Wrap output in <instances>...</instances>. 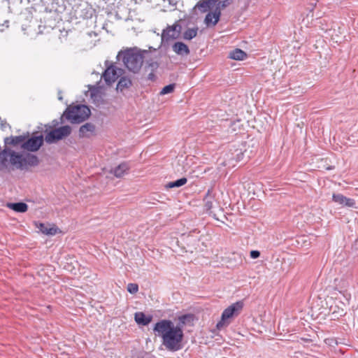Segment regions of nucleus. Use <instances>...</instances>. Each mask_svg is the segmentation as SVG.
<instances>
[{"label": "nucleus", "mask_w": 358, "mask_h": 358, "mask_svg": "<svg viewBox=\"0 0 358 358\" xmlns=\"http://www.w3.org/2000/svg\"><path fill=\"white\" fill-rule=\"evenodd\" d=\"M129 169V166L128 164L122 163L115 167L113 170H111V173H113L116 178H121L124 174L127 173Z\"/></svg>", "instance_id": "obj_20"}, {"label": "nucleus", "mask_w": 358, "mask_h": 358, "mask_svg": "<svg viewBox=\"0 0 358 358\" xmlns=\"http://www.w3.org/2000/svg\"><path fill=\"white\" fill-rule=\"evenodd\" d=\"M355 205V201L354 199L345 197V200L344 201L343 206H345L348 207H354Z\"/></svg>", "instance_id": "obj_35"}, {"label": "nucleus", "mask_w": 358, "mask_h": 358, "mask_svg": "<svg viewBox=\"0 0 358 358\" xmlns=\"http://www.w3.org/2000/svg\"><path fill=\"white\" fill-rule=\"evenodd\" d=\"M229 57L234 60L240 61L245 59L247 57V54L243 50L239 48H236L229 52Z\"/></svg>", "instance_id": "obj_21"}, {"label": "nucleus", "mask_w": 358, "mask_h": 358, "mask_svg": "<svg viewBox=\"0 0 358 358\" xmlns=\"http://www.w3.org/2000/svg\"><path fill=\"white\" fill-rule=\"evenodd\" d=\"M58 30L60 32L59 36L60 39L65 38L68 36L69 33L71 32V29H66L65 28L61 29L59 26L58 27Z\"/></svg>", "instance_id": "obj_34"}, {"label": "nucleus", "mask_w": 358, "mask_h": 358, "mask_svg": "<svg viewBox=\"0 0 358 358\" xmlns=\"http://www.w3.org/2000/svg\"><path fill=\"white\" fill-rule=\"evenodd\" d=\"M121 72V69L117 68L113 64H111L105 70L103 77L105 82L110 85L114 83L119 78Z\"/></svg>", "instance_id": "obj_11"}, {"label": "nucleus", "mask_w": 358, "mask_h": 358, "mask_svg": "<svg viewBox=\"0 0 358 358\" xmlns=\"http://www.w3.org/2000/svg\"><path fill=\"white\" fill-rule=\"evenodd\" d=\"M90 115L91 110L89 107L83 104L69 106L63 114L72 124L81 123L87 120Z\"/></svg>", "instance_id": "obj_4"}, {"label": "nucleus", "mask_w": 358, "mask_h": 358, "mask_svg": "<svg viewBox=\"0 0 358 358\" xmlns=\"http://www.w3.org/2000/svg\"><path fill=\"white\" fill-rule=\"evenodd\" d=\"M95 131V125L91 122H87L82 125L79 129V137H88L89 133L92 134Z\"/></svg>", "instance_id": "obj_18"}, {"label": "nucleus", "mask_w": 358, "mask_h": 358, "mask_svg": "<svg viewBox=\"0 0 358 358\" xmlns=\"http://www.w3.org/2000/svg\"><path fill=\"white\" fill-rule=\"evenodd\" d=\"M8 25L6 24H0V31H3L4 30V28H8Z\"/></svg>", "instance_id": "obj_39"}, {"label": "nucleus", "mask_w": 358, "mask_h": 358, "mask_svg": "<svg viewBox=\"0 0 358 358\" xmlns=\"http://www.w3.org/2000/svg\"><path fill=\"white\" fill-rule=\"evenodd\" d=\"M217 0H201L194 7V10H199L201 13L211 12L215 9Z\"/></svg>", "instance_id": "obj_14"}, {"label": "nucleus", "mask_w": 358, "mask_h": 358, "mask_svg": "<svg viewBox=\"0 0 358 358\" xmlns=\"http://www.w3.org/2000/svg\"><path fill=\"white\" fill-rule=\"evenodd\" d=\"M154 331L162 338V343L169 351H178L182 348L184 334L181 327L175 326L169 320H162L157 322Z\"/></svg>", "instance_id": "obj_1"}, {"label": "nucleus", "mask_w": 358, "mask_h": 358, "mask_svg": "<svg viewBox=\"0 0 358 358\" xmlns=\"http://www.w3.org/2000/svg\"><path fill=\"white\" fill-rule=\"evenodd\" d=\"M36 227L43 234L46 235H54L56 233V230L54 228H48L47 226L43 223H39L38 225L36 224Z\"/></svg>", "instance_id": "obj_28"}, {"label": "nucleus", "mask_w": 358, "mask_h": 358, "mask_svg": "<svg viewBox=\"0 0 358 358\" xmlns=\"http://www.w3.org/2000/svg\"><path fill=\"white\" fill-rule=\"evenodd\" d=\"M44 140L45 138L43 135L32 136L28 140L24 141L22 144V148L30 152H36L43 145Z\"/></svg>", "instance_id": "obj_10"}, {"label": "nucleus", "mask_w": 358, "mask_h": 358, "mask_svg": "<svg viewBox=\"0 0 358 358\" xmlns=\"http://www.w3.org/2000/svg\"><path fill=\"white\" fill-rule=\"evenodd\" d=\"M3 22L7 23L8 22V20H5Z\"/></svg>", "instance_id": "obj_43"}, {"label": "nucleus", "mask_w": 358, "mask_h": 358, "mask_svg": "<svg viewBox=\"0 0 358 358\" xmlns=\"http://www.w3.org/2000/svg\"><path fill=\"white\" fill-rule=\"evenodd\" d=\"M250 255L252 259H257L260 256V252L258 250H252Z\"/></svg>", "instance_id": "obj_37"}, {"label": "nucleus", "mask_w": 358, "mask_h": 358, "mask_svg": "<svg viewBox=\"0 0 358 358\" xmlns=\"http://www.w3.org/2000/svg\"><path fill=\"white\" fill-rule=\"evenodd\" d=\"M182 27L180 24H173L169 25L166 29L163 30L162 34V40L169 42V41L180 38Z\"/></svg>", "instance_id": "obj_8"}, {"label": "nucleus", "mask_w": 358, "mask_h": 358, "mask_svg": "<svg viewBox=\"0 0 358 358\" xmlns=\"http://www.w3.org/2000/svg\"><path fill=\"white\" fill-rule=\"evenodd\" d=\"M42 28L45 29L46 26L38 24H24L22 27V30L25 34L31 36H37L39 34H43Z\"/></svg>", "instance_id": "obj_13"}, {"label": "nucleus", "mask_w": 358, "mask_h": 358, "mask_svg": "<svg viewBox=\"0 0 358 358\" xmlns=\"http://www.w3.org/2000/svg\"><path fill=\"white\" fill-rule=\"evenodd\" d=\"M182 20H183V19L180 17L179 20H176L174 22H177V23L182 22Z\"/></svg>", "instance_id": "obj_40"}, {"label": "nucleus", "mask_w": 358, "mask_h": 358, "mask_svg": "<svg viewBox=\"0 0 358 358\" xmlns=\"http://www.w3.org/2000/svg\"><path fill=\"white\" fill-rule=\"evenodd\" d=\"M71 133V127L69 125L60 127L48 132L45 141L48 144L55 143L57 141L69 136Z\"/></svg>", "instance_id": "obj_6"}, {"label": "nucleus", "mask_w": 358, "mask_h": 358, "mask_svg": "<svg viewBox=\"0 0 358 358\" xmlns=\"http://www.w3.org/2000/svg\"><path fill=\"white\" fill-rule=\"evenodd\" d=\"M122 58L125 66L134 73H137L141 69L144 57L141 51L134 49H128L125 51H121L118 53L117 58L118 60Z\"/></svg>", "instance_id": "obj_3"}, {"label": "nucleus", "mask_w": 358, "mask_h": 358, "mask_svg": "<svg viewBox=\"0 0 358 358\" xmlns=\"http://www.w3.org/2000/svg\"><path fill=\"white\" fill-rule=\"evenodd\" d=\"M59 99L60 100H62V97L61 96H59Z\"/></svg>", "instance_id": "obj_42"}, {"label": "nucleus", "mask_w": 358, "mask_h": 358, "mask_svg": "<svg viewBox=\"0 0 358 358\" xmlns=\"http://www.w3.org/2000/svg\"><path fill=\"white\" fill-rule=\"evenodd\" d=\"M193 319H194V315L192 314H186V315H181L178 317L179 323L178 325L181 327V328L182 329L183 325H185L187 323H190L191 322L193 321Z\"/></svg>", "instance_id": "obj_26"}, {"label": "nucleus", "mask_w": 358, "mask_h": 358, "mask_svg": "<svg viewBox=\"0 0 358 358\" xmlns=\"http://www.w3.org/2000/svg\"><path fill=\"white\" fill-rule=\"evenodd\" d=\"M345 197L346 196H343L341 194H334L332 196V199L334 202L338 203L341 205H343L344 201L345 200Z\"/></svg>", "instance_id": "obj_31"}, {"label": "nucleus", "mask_w": 358, "mask_h": 358, "mask_svg": "<svg viewBox=\"0 0 358 358\" xmlns=\"http://www.w3.org/2000/svg\"><path fill=\"white\" fill-rule=\"evenodd\" d=\"M131 85V80L129 78L122 77L117 85V90L122 91L124 89L129 88Z\"/></svg>", "instance_id": "obj_22"}, {"label": "nucleus", "mask_w": 358, "mask_h": 358, "mask_svg": "<svg viewBox=\"0 0 358 358\" xmlns=\"http://www.w3.org/2000/svg\"><path fill=\"white\" fill-rule=\"evenodd\" d=\"M203 200L205 202L204 206H205L206 210H208V211L210 210L213 208L214 198L211 195V191L210 189L208 190Z\"/></svg>", "instance_id": "obj_25"}, {"label": "nucleus", "mask_w": 358, "mask_h": 358, "mask_svg": "<svg viewBox=\"0 0 358 358\" xmlns=\"http://www.w3.org/2000/svg\"><path fill=\"white\" fill-rule=\"evenodd\" d=\"M352 275L351 273H347L341 278L335 279L336 289L341 293L345 292L352 284Z\"/></svg>", "instance_id": "obj_12"}, {"label": "nucleus", "mask_w": 358, "mask_h": 358, "mask_svg": "<svg viewBox=\"0 0 358 358\" xmlns=\"http://www.w3.org/2000/svg\"><path fill=\"white\" fill-rule=\"evenodd\" d=\"M164 6L166 7V3H167L171 6H176L179 0H163Z\"/></svg>", "instance_id": "obj_36"}, {"label": "nucleus", "mask_w": 358, "mask_h": 358, "mask_svg": "<svg viewBox=\"0 0 358 358\" xmlns=\"http://www.w3.org/2000/svg\"><path fill=\"white\" fill-rule=\"evenodd\" d=\"M127 291L130 294H136L138 291V285L136 283H129L127 285Z\"/></svg>", "instance_id": "obj_33"}, {"label": "nucleus", "mask_w": 358, "mask_h": 358, "mask_svg": "<svg viewBox=\"0 0 358 358\" xmlns=\"http://www.w3.org/2000/svg\"><path fill=\"white\" fill-rule=\"evenodd\" d=\"M175 89V84H169L165 87H164L161 92H160V94L161 95H164V94H170L171 92H173Z\"/></svg>", "instance_id": "obj_32"}, {"label": "nucleus", "mask_w": 358, "mask_h": 358, "mask_svg": "<svg viewBox=\"0 0 358 358\" xmlns=\"http://www.w3.org/2000/svg\"><path fill=\"white\" fill-rule=\"evenodd\" d=\"M6 207L17 213H25L28 210V206L24 202L7 203Z\"/></svg>", "instance_id": "obj_19"}, {"label": "nucleus", "mask_w": 358, "mask_h": 358, "mask_svg": "<svg viewBox=\"0 0 358 358\" xmlns=\"http://www.w3.org/2000/svg\"><path fill=\"white\" fill-rule=\"evenodd\" d=\"M159 67V63L152 59L148 60L146 62L145 69L150 71H155Z\"/></svg>", "instance_id": "obj_30"}, {"label": "nucleus", "mask_w": 358, "mask_h": 358, "mask_svg": "<svg viewBox=\"0 0 358 358\" xmlns=\"http://www.w3.org/2000/svg\"><path fill=\"white\" fill-rule=\"evenodd\" d=\"M207 24V27H214L215 25H216V24L215 23H213V24Z\"/></svg>", "instance_id": "obj_41"}, {"label": "nucleus", "mask_w": 358, "mask_h": 358, "mask_svg": "<svg viewBox=\"0 0 358 358\" xmlns=\"http://www.w3.org/2000/svg\"><path fill=\"white\" fill-rule=\"evenodd\" d=\"M95 13V10L90 6H86V8L81 10L80 17L84 20H92Z\"/></svg>", "instance_id": "obj_23"}, {"label": "nucleus", "mask_w": 358, "mask_h": 358, "mask_svg": "<svg viewBox=\"0 0 358 358\" xmlns=\"http://www.w3.org/2000/svg\"><path fill=\"white\" fill-rule=\"evenodd\" d=\"M172 50L178 55L182 57L187 56L190 52L189 47L182 42H176L172 45Z\"/></svg>", "instance_id": "obj_16"}, {"label": "nucleus", "mask_w": 358, "mask_h": 358, "mask_svg": "<svg viewBox=\"0 0 358 358\" xmlns=\"http://www.w3.org/2000/svg\"><path fill=\"white\" fill-rule=\"evenodd\" d=\"M198 27L187 29L182 34V38L185 40H191L194 38L197 34Z\"/></svg>", "instance_id": "obj_27"}, {"label": "nucleus", "mask_w": 358, "mask_h": 358, "mask_svg": "<svg viewBox=\"0 0 358 358\" xmlns=\"http://www.w3.org/2000/svg\"><path fill=\"white\" fill-rule=\"evenodd\" d=\"M39 164L37 156L28 153L25 156L10 150L9 148H3L0 152V171H6L10 164L17 169L24 170L27 166H36Z\"/></svg>", "instance_id": "obj_2"}, {"label": "nucleus", "mask_w": 358, "mask_h": 358, "mask_svg": "<svg viewBox=\"0 0 358 358\" xmlns=\"http://www.w3.org/2000/svg\"><path fill=\"white\" fill-rule=\"evenodd\" d=\"M229 4V0H224L222 1H217L213 11L208 12L204 18L203 22H219L221 8L227 6Z\"/></svg>", "instance_id": "obj_9"}, {"label": "nucleus", "mask_w": 358, "mask_h": 358, "mask_svg": "<svg viewBox=\"0 0 358 358\" xmlns=\"http://www.w3.org/2000/svg\"><path fill=\"white\" fill-rule=\"evenodd\" d=\"M347 303L336 299L334 303L329 307V312L332 320H337L346 314V309L348 306V299H345Z\"/></svg>", "instance_id": "obj_7"}, {"label": "nucleus", "mask_w": 358, "mask_h": 358, "mask_svg": "<svg viewBox=\"0 0 358 358\" xmlns=\"http://www.w3.org/2000/svg\"><path fill=\"white\" fill-rule=\"evenodd\" d=\"M187 182L186 178H181L176 181L170 182L165 185L166 189H171L174 187H180L184 185H185Z\"/></svg>", "instance_id": "obj_24"}, {"label": "nucleus", "mask_w": 358, "mask_h": 358, "mask_svg": "<svg viewBox=\"0 0 358 358\" xmlns=\"http://www.w3.org/2000/svg\"><path fill=\"white\" fill-rule=\"evenodd\" d=\"M148 80L155 81L156 80V76L155 71H150L148 75Z\"/></svg>", "instance_id": "obj_38"}, {"label": "nucleus", "mask_w": 358, "mask_h": 358, "mask_svg": "<svg viewBox=\"0 0 358 358\" xmlns=\"http://www.w3.org/2000/svg\"><path fill=\"white\" fill-rule=\"evenodd\" d=\"M91 98L93 99L94 102L99 103L102 100V96L100 91L97 88H94L93 90H90Z\"/></svg>", "instance_id": "obj_29"}, {"label": "nucleus", "mask_w": 358, "mask_h": 358, "mask_svg": "<svg viewBox=\"0 0 358 358\" xmlns=\"http://www.w3.org/2000/svg\"><path fill=\"white\" fill-rule=\"evenodd\" d=\"M138 358H143V357H138Z\"/></svg>", "instance_id": "obj_44"}, {"label": "nucleus", "mask_w": 358, "mask_h": 358, "mask_svg": "<svg viewBox=\"0 0 358 358\" xmlns=\"http://www.w3.org/2000/svg\"><path fill=\"white\" fill-rule=\"evenodd\" d=\"M152 320L151 315H145L143 312H136L134 314V320L139 325L146 326L150 323Z\"/></svg>", "instance_id": "obj_17"}, {"label": "nucleus", "mask_w": 358, "mask_h": 358, "mask_svg": "<svg viewBox=\"0 0 358 358\" xmlns=\"http://www.w3.org/2000/svg\"><path fill=\"white\" fill-rule=\"evenodd\" d=\"M243 308V302L238 301L224 309L222 313L220 321H219L216 325L217 328L220 329L224 327L228 326L231 322L230 320L234 317H237L242 311Z\"/></svg>", "instance_id": "obj_5"}, {"label": "nucleus", "mask_w": 358, "mask_h": 358, "mask_svg": "<svg viewBox=\"0 0 358 358\" xmlns=\"http://www.w3.org/2000/svg\"><path fill=\"white\" fill-rule=\"evenodd\" d=\"M27 138V136L20 135L17 136H9L4 138V148H8V145L16 146L22 145Z\"/></svg>", "instance_id": "obj_15"}]
</instances>
